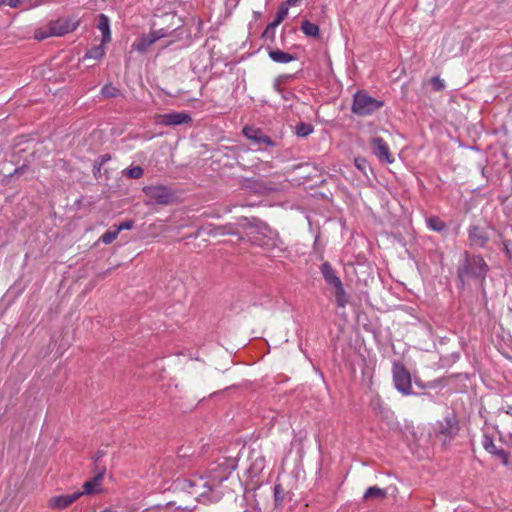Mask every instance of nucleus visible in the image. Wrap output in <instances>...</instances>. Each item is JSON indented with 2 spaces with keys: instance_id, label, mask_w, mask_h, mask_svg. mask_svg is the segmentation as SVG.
<instances>
[{
  "instance_id": "20",
  "label": "nucleus",
  "mask_w": 512,
  "mask_h": 512,
  "mask_svg": "<svg viewBox=\"0 0 512 512\" xmlns=\"http://www.w3.org/2000/svg\"><path fill=\"white\" fill-rule=\"evenodd\" d=\"M387 496V491L385 489L379 488L377 486L369 487L364 495L363 500L364 501H371V500H383Z\"/></svg>"
},
{
  "instance_id": "29",
  "label": "nucleus",
  "mask_w": 512,
  "mask_h": 512,
  "mask_svg": "<svg viewBox=\"0 0 512 512\" xmlns=\"http://www.w3.org/2000/svg\"><path fill=\"white\" fill-rule=\"evenodd\" d=\"M431 83L436 91H440L444 88V82L439 77H433Z\"/></svg>"
},
{
  "instance_id": "15",
  "label": "nucleus",
  "mask_w": 512,
  "mask_h": 512,
  "mask_svg": "<svg viewBox=\"0 0 512 512\" xmlns=\"http://www.w3.org/2000/svg\"><path fill=\"white\" fill-rule=\"evenodd\" d=\"M82 496V492L75 491L71 494L54 496L49 500V507L62 510L69 507Z\"/></svg>"
},
{
  "instance_id": "13",
  "label": "nucleus",
  "mask_w": 512,
  "mask_h": 512,
  "mask_svg": "<svg viewBox=\"0 0 512 512\" xmlns=\"http://www.w3.org/2000/svg\"><path fill=\"white\" fill-rule=\"evenodd\" d=\"M168 34L164 29L151 31L149 34L142 36L133 43V48L139 52H145L159 39L166 37Z\"/></svg>"
},
{
  "instance_id": "2",
  "label": "nucleus",
  "mask_w": 512,
  "mask_h": 512,
  "mask_svg": "<svg viewBox=\"0 0 512 512\" xmlns=\"http://www.w3.org/2000/svg\"><path fill=\"white\" fill-rule=\"evenodd\" d=\"M322 278L325 280L327 292L334 297L336 305L340 308L346 307L349 295L338 272L328 262L322 263Z\"/></svg>"
},
{
  "instance_id": "9",
  "label": "nucleus",
  "mask_w": 512,
  "mask_h": 512,
  "mask_svg": "<svg viewBox=\"0 0 512 512\" xmlns=\"http://www.w3.org/2000/svg\"><path fill=\"white\" fill-rule=\"evenodd\" d=\"M191 122V115L186 112H170L155 116V123L163 126H177Z\"/></svg>"
},
{
  "instance_id": "21",
  "label": "nucleus",
  "mask_w": 512,
  "mask_h": 512,
  "mask_svg": "<svg viewBox=\"0 0 512 512\" xmlns=\"http://www.w3.org/2000/svg\"><path fill=\"white\" fill-rule=\"evenodd\" d=\"M300 29L307 37L317 38L320 35L319 26L308 20L302 21Z\"/></svg>"
},
{
  "instance_id": "28",
  "label": "nucleus",
  "mask_w": 512,
  "mask_h": 512,
  "mask_svg": "<svg viewBox=\"0 0 512 512\" xmlns=\"http://www.w3.org/2000/svg\"><path fill=\"white\" fill-rule=\"evenodd\" d=\"M133 226H134V222L132 220H127V221H124V222L120 223L116 227V229L120 233V231H122V230H130V229H132Z\"/></svg>"
},
{
  "instance_id": "32",
  "label": "nucleus",
  "mask_w": 512,
  "mask_h": 512,
  "mask_svg": "<svg viewBox=\"0 0 512 512\" xmlns=\"http://www.w3.org/2000/svg\"><path fill=\"white\" fill-rule=\"evenodd\" d=\"M298 2V0H287V3L289 5H295Z\"/></svg>"
},
{
  "instance_id": "12",
  "label": "nucleus",
  "mask_w": 512,
  "mask_h": 512,
  "mask_svg": "<svg viewBox=\"0 0 512 512\" xmlns=\"http://www.w3.org/2000/svg\"><path fill=\"white\" fill-rule=\"evenodd\" d=\"M370 144L373 148V153L380 161L388 164L394 162V157L390 152L389 146L381 137H373Z\"/></svg>"
},
{
  "instance_id": "24",
  "label": "nucleus",
  "mask_w": 512,
  "mask_h": 512,
  "mask_svg": "<svg viewBox=\"0 0 512 512\" xmlns=\"http://www.w3.org/2000/svg\"><path fill=\"white\" fill-rule=\"evenodd\" d=\"M119 235V232L117 231V229L115 230H110V231H107L105 232L100 240L104 243V244H111Z\"/></svg>"
},
{
  "instance_id": "3",
  "label": "nucleus",
  "mask_w": 512,
  "mask_h": 512,
  "mask_svg": "<svg viewBox=\"0 0 512 512\" xmlns=\"http://www.w3.org/2000/svg\"><path fill=\"white\" fill-rule=\"evenodd\" d=\"M383 101L370 96L366 91H358L354 94L352 112L358 116L371 115L383 107Z\"/></svg>"
},
{
  "instance_id": "10",
  "label": "nucleus",
  "mask_w": 512,
  "mask_h": 512,
  "mask_svg": "<svg viewBox=\"0 0 512 512\" xmlns=\"http://www.w3.org/2000/svg\"><path fill=\"white\" fill-rule=\"evenodd\" d=\"M243 134L247 137L253 145L261 149L263 146H273V141L265 135L260 129L253 126H246L243 128Z\"/></svg>"
},
{
  "instance_id": "36",
  "label": "nucleus",
  "mask_w": 512,
  "mask_h": 512,
  "mask_svg": "<svg viewBox=\"0 0 512 512\" xmlns=\"http://www.w3.org/2000/svg\"><path fill=\"white\" fill-rule=\"evenodd\" d=\"M509 436L512 438V431L509 433Z\"/></svg>"
},
{
  "instance_id": "11",
  "label": "nucleus",
  "mask_w": 512,
  "mask_h": 512,
  "mask_svg": "<svg viewBox=\"0 0 512 512\" xmlns=\"http://www.w3.org/2000/svg\"><path fill=\"white\" fill-rule=\"evenodd\" d=\"M468 240L471 247L483 248L489 241V234L484 227L471 225L468 228Z\"/></svg>"
},
{
  "instance_id": "18",
  "label": "nucleus",
  "mask_w": 512,
  "mask_h": 512,
  "mask_svg": "<svg viewBox=\"0 0 512 512\" xmlns=\"http://www.w3.org/2000/svg\"><path fill=\"white\" fill-rule=\"evenodd\" d=\"M270 59L276 63H289L296 60V57L290 53L284 52L279 49H271L268 52Z\"/></svg>"
},
{
  "instance_id": "4",
  "label": "nucleus",
  "mask_w": 512,
  "mask_h": 512,
  "mask_svg": "<svg viewBox=\"0 0 512 512\" xmlns=\"http://www.w3.org/2000/svg\"><path fill=\"white\" fill-rule=\"evenodd\" d=\"M78 25V21L73 19H59L55 22H51L47 31L37 30L35 32V38L43 40L51 36H62L74 31Z\"/></svg>"
},
{
  "instance_id": "19",
  "label": "nucleus",
  "mask_w": 512,
  "mask_h": 512,
  "mask_svg": "<svg viewBox=\"0 0 512 512\" xmlns=\"http://www.w3.org/2000/svg\"><path fill=\"white\" fill-rule=\"evenodd\" d=\"M101 481H102L101 474L95 476L91 480L86 481L83 484V491H81L82 495H84V494L91 495V494L99 492L100 487H101Z\"/></svg>"
},
{
  "instance_id": "26",
  "label": "nucleus",
  "mask_w": 512,
  "mask_h": 512,
  "mask_svg": "<svg viewBox=\"0 0 512 512\" xmlns=\"http://www.w3.org/2000/svg\"><path fill=\"white\" fill-rule=\"evenodd\" d=\"M144 171L140 166H134L126 170L125 174L129 178L138 179L142 177Z\"/></svg>"
},
{
  "instance_id": "5",
  "label": "nucleus",
  "mask_w": 512,
  "mask_h": 512,
  "mask_svg": "<svg viewBox=\"0 0 512 512\" xmlns=\"http://www.w3.org/2000/svg\"><path fill=\"white\" fill-rule=\"evenodd\" d=\"M78 25V21L73 19H59L55 22H51L47 31L37 30L35 32V38L43 40L51 36H62L74 31Z\"/></svg>"
},
{
  "instance_id": "23",
  "label": "nucleus",
  "mask_w": 512,
  "mask_h": 512,
  "mask_svg": "<svg viewBox=\"0 0 512 512\" xmlns=\"http://www.w3.org/2000/svg\"><path fill=\"white\" fill-rule=\"evenodd\" d=\"M426 222H427L429 229H431L433 231L442 232L446 229L445 222L442 221L438 217H435V216L429 217V218H427Z\"/></svg>"
},
{
  "instance_id": "8",
  "label": "nucleus",
  "mask_w": 512,
  "mask_h": 512,
  "mask_svg": "<svg viewBox=\"0 0 512 512\" xmlns=\"http://www.w3.org/2000/svg\"><path fill=\"white\" fill-rule=\"evenodd\" d=\"M143 192L148 198V204L167 205L172 200V193L167 187L162 185L145 186L143 187Z\"/></svg>"
},
{
  "instance_id": "17",
  "label": "nucleus",
  "mask_w": 512,
  "mask_h": 512,
  "mask_svg": "<svg viewBox=\"0 0 512 512\" xmlns=\"http://www.w3.org/2000/svg\"><path fill=\"white\" fill-rule=\"evenodd\" d=\"M97 28L102 33V43H109L111 41L110 21L105 14L99 15Z\"/></svg>"
},
{
  "instance_id": "31",
  "label": "nucleus",
  "mask_w": 512,
  "mask_h": 512,
  "mask_svg": "<svg viewBox=\"0 0 512 512\" xmlns=\"http://www.w3.org/2000/svg\"><path fill=\"white\" fill-rule=\"evenodd\" d=\"M355 164L360 170H364L366 161L365 159H355Z\"/></svg>"
},
{
  "instance_id": "25",
  "label": "nucleus",
  "mask_w": 512,
  "mask_h": 512,
  "mask_svg": "<svg viewBox=\"0 0 512 512\" xmlns=\"http://www.w3.org/2000/svg\"><path fill=\"white\" fill-rule=\"evenodd\" d=\"M313 128L310 124L301 123L296 126V133L298 136L306 137L312 133Z\"/></svg>"
},
{
  "instance_id": "22",
  "label": "nucleus",
  "mask_w": 512,
  "mask_h": 512,
  "mask_svg": "<svg viewBox=\"0 0 512 512\" xmlns=\"http://www.w3.org/2000/svg\"><path fill=\"white\" fill-rule=\"evenodd\" d=\"M104 45L105 44H103L101 42L100 45L95 46V47L91 48L90 50H88L87 53L85 54V56L83 57V60H87V59L100 60V59H102L105 55Z\"/></svg>"
},
{
  "instance_id": "1",
  "label": "nucleus",
  "mask_w": 512,
  "mask_h": 512,
  "mask_svg": "<svg viewBox=\"0 0 512 512\" xmlns=\"http://www.w3.org/2000/svg\"><path fill=\"white\" fill-rule=\"evenodd\" d=\"M488 272V265L483 257L479 255H470L465 252L463 260L458 267L457 274L462 285L471 279H484Z\"/></svg>"
},
{
  "instance_id": "7",
  "label": "nucleus",
  "mask_w": 512,
  "mask_h": 512,
  "mask_svg": "<svg viewBox=\"0 0 512 512\" xmlns=\"http://www.w3.org/2000/svg\"><path fill=\"white\" fill-rule=\"evenodd\" d=\"M393 382L395 388L403 395H410L412 392L411 375L401 363H394Z\"/></svg>"
},
{
  "instance_id": "33",
  "label": "nucleus",
  "mask_w": 512,
  "mask_h": 512,
  "mask_svg": "<svg viewBox=\"0 0 512 512\" xmlns=\"http://www.w3.org/2000/svg\"><path fill=\"white\" fill-rule=\"evenodd\" d=\"M7 1H8V0H0V9H1L4 5H7Z\"/></svg>"
},
{
  "instance_id": "34",
  "label": "nucleus",
  "mask_w": 512,
  "mask_h": 512,
  "mask_svg": "<svg viewBox=\"0 0 512 512\" xmlns=\"http://www.w3.org/2000/svg\"><path fill=\"white\" fill-rule=\"evenodd\" d=\"M278 81H279V80H277V81L275 82V85H274V86H275V88H276L278 91H280V90H279V86H278Z\"/></svg>"
},
{
  "instance_id": "27",
  "label": "nucleus",
  "mask_w": 512,
  "mask_h": 512,
  "mask_svg": "<svg viewBox=\"0 0 512 512\" xmlns=\"http://www.w3.org/2000/svg\"><path fill=\"white\" fill-rule=\"evenodd\" d=\"M101 94L107 98L115 97L118 94V90L113 85L106 84L102 87Z\"/></svg>"
},
{
  "instance_id": "30",
  "label": "nucleus",
  "mask_w": 512,
  "mask_h": 512,
  "mask_svg": "<svg viewBox=\"0 0 512 512\" xmlns=\"http://www.w3.org/2000/svg\"><path fill=\"white\" fill-rule=\"evenodd\" d=\"M23 0H8L7 5L11 8H17L21 4Z\"/></svg>"
},
{
  "instance_id": "16",
  "label": "nucleus",
  "mask_w": 512,
  "mask_h": 512,
  "mask_svg": "<svg viewBox=\"0 0 512 512\" xmlns=\"http://www.w3.org/2000/svg\"><path fill=\"white\" fill-rule=\"evenodd\" d=\"M289 4L288 3H282L280 6H279V9L276 13V16H275V19L274 21H272L271 23H269L264 31V35L268 34V33H274V30L276 29L277 26L280 25V23L286 18V16L288 15V10H289Z\"/></svg>"
},
{
  "instance_id": "14",
  "label": "nucleus",
  "mask_w": 512,
  "mask_h": 512,
  "mask_svg": "<svg viewBox=\"0 0 512 512\" xmlns=\"http://www.w3.org/2000/svg\"><path fill=\"white\" fill-rule=\"evenodd\" d=\"M482 446L491 455L500 459L503 465L507 466L509 464V453L504 449H498L494 444L493 438L488 434L483 435Z\"/></svg>"
},
{
  "instance_id": "6",
  "label": "nucleus",
  "mask_w": 512,
  "mask_h": 512,
  "mask_svg": "<svg viewBox=\"0 0 512 512\" xmlns=\"http://www.w3.org/2000/svg\"><path fill=\"white\" fill-rule=\"evenodd\" d=\"M459 431V421L455 414L450 413L442 421L438 422L435 434L443 441V444H447L458 435Z\"/></svg>"
},
{
  "instance_id": "35",
  "label": "nucleus",
  "mask_w": 512,
  "mask_h": 512,
  "mask_svg": "<svg viewBox=\"0 0 512 512\" xmlns=\"http://www.w3.org/2000/svg\"><path fill=\"white\" fill-rule=\"evenodd\" d=\"M318 239H319V236L317 235V236L315 237V242H317V241H318Z\"/></svg>"
}]
</instances>
